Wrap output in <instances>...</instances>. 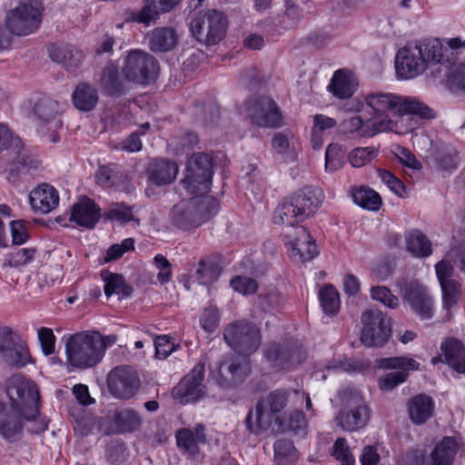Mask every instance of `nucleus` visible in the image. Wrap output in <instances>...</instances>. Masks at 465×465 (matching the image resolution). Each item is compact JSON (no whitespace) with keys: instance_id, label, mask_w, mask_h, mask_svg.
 Instances as JSON below:
<instances>
[{"instance_id":"obj_21","label":"nucleus","mask_w":465,"mask_h":465,"mask_svg":"<svg viewBox=\"0 0 465 465\" xmlns=\"http://www.w3.org/2000/svg\"><path fill=\"white\" fill-rule=\"evenodd\" d=\"M248 114L253 124L261 127H277L282 116L276 103L269 97H261L246 103Z\"/></svg>"},{"instance_id":"obj_55","label":"nucleus","mask_w":465,"mask_h":465,"mask_svg":"<svg viewBox=\"0 0 465 465\" xmlns=\"http://www.w3.org/2000/svg\"><path fill=\"white\" fill-rule=\"evenodd\" d=\"M361 367L351 365L349 361L341 362L339 364L330 363L325 366L318 364L317 366H315V370L312 371V375L317 381H324L327 377L325 371H331L341 370L345 371H361Z\"/></svg>"},{"instance_id":"obj_46","label":"nucleus","mask_w":465,"mask_h":465,"mask_svg":"<svg viewBox=\"0 0 465 465\" xmlns=\"http://www.w3.org/2000/svg\"><path fill=\"white\" fill-rule=\"evenodd\" d=\"M345 150L339 143H331L325 152V169L327 172H336L344 163Z\"/></svg>"},{"instance_id":"obj_28","label":"nucleus","mask_w":465,"mask_h":465,"mask_svg":"<svg viewBox=\"0 0 465 465\" xmlns=\"http://www.w3.org/2000/svg\"><path fill=\"white\" fill-rule=\"evenodd\" d=\"M327 88L338 99L349 98L357 90L355 75L346 68L336 70Z\"/></svg>"},{"instance_id":"obj_40","label":"nucleus","mask_w":465,"mask_h":465,"mask_svg":"<svg viewBox=\"0 0 465 465\" xmlns=\"http://www.w3.org/2000/svg\"><path fill=\"white\" fill-rule=\"evenodd\" d=\"M274 460L279 465H289L299 459L298 450L292 441L288 440H278L273 444Z\"/></svg>"},{"instance_id":"obj_16","label":"nucleus","mask_w":465,"mask_h":465,"mask_svg":"<svg viewBox=\"0 0 465 465\" xmlns=\"http://www.w3.org/2000/svg\"><path fill=\"white\" fill-rule=\"evenodd\" d=\"M378 366L381 369L396 370L387 373L379 381L381 390L391 391L407 380L409 371L418 370L420 363L412 358L401 356L381 359Z\"/></svg>"},{"instance_id":"obj_20","label":"nucleus","mask_w":465,"mask_h":465,"mask_svg":"<svg viewBox=\"0 0 465 465\" xmlns=\"http://www.w3.org/2000/svg\"><path fill=\"white\" fill-rule=\"evenodd\" d=\"M369 418L370 411L362 397L355 393L340 411L336 420L342 430L356 431L367 425Z\"/></svg>"},{"instance_id":"obj_62","label":"nucleus","mask_w":465,"mask_h":465,"mask_svg":"<svg viewBox=\"0 0 465 465\" xmlns=\"http://www.w3.org/2000/svg\"><path fill=\"white\" fill-rule=\"evenodd\" d=\"M37 337L41 344L42 351L48 356L54 352L55 336L50 328L41 327L37 331Z\"/></svg>"},{"instance_id":"obj_19","label":"nucleus","mask_w":465,"mask_h":465,"mask_svg":"<svg viewBox=\"0 0 465 465\" xmlns=\"http://www.w3.org/2000/svg\"><path fill=\"white\" fill-rule=\"evenodd\" d=\"M204 364L198 362L172 391V396L181 404H187L204 394Z\"/></svg>"},{"instance_id":"obj_26","label":"nucleus","mask_w":465,"mask_h":465,"mask_svg":"<svg viewBox=\"0 0 465 465\" xmlns=\"http://www.w3.org/2000/svg\"><path fill=\"white\" fill-rule=\"evenodd\" d=\"M48 54L52 61L63 64L68 71L76 69L84 58V53L71 45H52L48 48Z\"/></svg>"},{"instance_id":"obj_23","label":"nucleus","mask_w":465,"mask_h":465,"mask_svg":"<svg viewBox=\"0 0 465 465\" xmlns=\"http://www.w3.org/2000/svg\"><path fill=\"white\" fill-rule=\"evenodd\" d=\"M142 419L132 409L116 411L112 418L103 420L98 424V430L104 434L132 432L140 428Z\"/></svg>"},{"instance_id":"obj_51","label":"nucleus","mask_w":465,"mask_h":465,"mask_svg":"<svg viewBox=\"0 0 465 465\" xmlns=\"http://www.w3.org/2000/svg\"><path fill=\"white\" fill-rule=\"evenodd\" d=\"M153 263L157 270V281L162 284L170 282L173 279V265L162 253H157L153 259Z\"/></svg>"},{"instance_id":"obj_24","label":"nucleus","mask_w":465,"mask_h":465,"mask_svg":"<svg viewBox=\"0 0 465 465\" xmlns=\"http://www.w3.org/2000/svg\"><path fill=\"white\" fill-rule=\"evenodd\" d=\"M66 364L69 371L87 368V331L64 336Z\"/></svg>"},{"instance_id":"obj_33","label":"nucleus","mask_w":465,"mask_h":465,"mask_svg":"<svg viewBox=\"0 0 465 465\" xmlns=\"http://www.w3.org/2000/svg\"><path fill=\"white\" fill-rule=\"evenodd\" d=\"M304 217L296 203L295 196L283 200L275 209L273 222L276 224H286L294 227L304 221Z\"/></svg>"},{"instance_id":"obj_35","label":"nucleus","mask_w":465,"mask_h":465,"mask_svg":"<svg viewBox=\"0 0 465 465\" xmlns=\"http://www.w3.org/2000/svg\"><path fill=\"white\" fill-rule=\"evenodd\" d=\"M458 450L455 439L444 437L431 451L428 465H452Z\"/></svg>"},{"instance_id":"obj_30","label":"nucleus","mask_w":465,"mask_h":465,"mask_svg":"<svg viewBox=\"0 0 465 465\" xmlns=\"http://www.w3.org/2000/svg\"><path fill=\"white\" fill-rule=\"evenodd\" d=\"M293 195L305 219L314 214L324 200V194L322 189L315 186L304 187Z\"/></svg>"},{"instance_id":"obj_4","label":"nucleus","mask_w":465,"mask_h":465,"mask_svg":"<svg viewBox=\"0 0 465 465\" xmlns=\"http://www.w3.org/2000/svg\"><path fill=\"white\" fill-rule=\"evenodd\" d=\"M451 63L447 39L438 38L408 43L398 50L394 59L397 79L411 80L424 74L435 64Z\"/></svg>"},{"instance_id":"obj_64","label":"nucleus","mask_w":465,"mask_h":465,"mask_svg":"<svg viewBox=\"0 0 465 465\" xmlns=\"http://www.w3.org/2000/svg\"><path fill=\"white\" fill-rule=\"evenodd\" d=\"M10 230L13 244L22 245L29 239L27 227L24 221H12L10 223Z\"/></svg>"},{"instance_id":"obj_57","label":"nucleus","mask_w":465,"mask_h":465,"mask_svg":"<svg viewBox=\"0 0 465 465\" xmlns=\"http://www.w3.org/2000/svg\"><path fill=\"white\" fill-rule=\"evenodd\" d=\"M331 455L341 464L349 463L354 465L355 459L351 451V449L343 438H339L335 440L331 450Z\"/></svg>"},{"instance_id":"obj_7","label":"nucleus","mask_w":465,"mask_h":465,"mask_svg":"<svg viewBox=\"0 0 465 465\" xmlns=\"http://www.w3.org/2000/svg\"><path fill=\"white\" fill-rule=\"evenodd\" d=\"M44 7L39 0H21L17 6L10 10L5 17L7 29L17 35H27L37 30Z\"/></svg>"},{"instance_id":"obj_58","label":"nucleus","mask_w":465,"mask_h":465,"mask_svg":"<svg viewBox=\"0 0 465 465\" xmlns=\"http://www.w3.org/2000/svg\"><path fill=\"white\" fill-rule=\"evenodd\" d=\"M284 301V297L275 291L259 297V304L262 310L267 312H273L274 311L279 310L282 307Z\"/></svg>"},{"instance_id":"obj_1","label":"nucleus","mask_w":465,"mask_h":465,"mask_svg":"<svg viewBox=\"0 0 465 465\" xmlns=\"http://www.w3.org/2000/svg\"><path fill=\"white\" fill-rule=\"evenodd\" d=\"M343 109L354 114L342 121L343 132L357 138H371L389 131L406 134L418 126L416 117L434 116L428 106L414 97L381 91L355 97Z\"/></svg>"},{"instance_id":"obj_3","label":"nucleus","mask_w":465,"mask_h":465,"mask_svg":"<svg viewBox=\"0 0 465 465\" xmlns=\"http://www.w3.org/2000/svg\"><path fill=\"white\" fill-rule=\"evenodd\" d=\"M212 176H184L182 186L192 197L175 204L172 221L181 229L189 230L210 221L220 210L218 200L211 195Z\"/></svg>"},{"instance_id":"obj_53","label":"nucleus","mask_w":465,"mask_h":465,"mask_svg":"<svg viewBox=\"0 0 465 465\" xmlns=\"http://www.w3.org/2000/svg\"><path fill=\"white\" fill-rule=\"evenodd\" d=\"M135 242L133 238H125L121 243L111 245L103 258L104 262H109L121 258L125 252L134 250Z\"/></svg>"},{"instance_id":"obj_59","label":"nucleus","mask_w":465,"mask_h":465,"mask_svg":"<svg viewBox=\"0 0 465 465\" xmlns=\"http://www.w3.org/2000/svg\"><path fill=\"white\" fill-rule=\"evenodd\" d=\"M148 174H178L179 169L174 162L154 159L149 164Z\"/></svg>"},{"instance_id":"obj_15","label":"nucleus","mask_w":465,"mask_h":465,"mask_svg":"<svg viewBox=\"0 0 465 465\" xmlns=\"http://www.w3.org/2000/svg\"><path fill=\"white\" fill-rule=\"evenodd\" d=\"M265 358L274 369L291 370L302 361L303 351L297 341H284L271 344Z\"/></svg>"},{"instance_id":"obj_22","label":"nucleus","mask_w":465,"mask_h":465,"mask_svg":"<svg viewBox=\"0 0 465 465\" xmlns=\"http://www.w3.org/2000/svg\"><path fill=\"white\" fill-rule=\"evenodd\" d=\"M181 0H143L140 10H126L124 22L138 23L149 26L159 18L161 13H168L174 9Z\"/></svg>"},{"instance_id":"obj_14","label":"nucleus","mask_w":465,"mask_h":465,"mask_svg":"<svg viewBox=\"0 0 465 465\" xmlns=\"http://www.w3.org/2000/svg\"><path fill=\"white\" fill-rule=\"evenodd\" d=\"M22 141L15 136L5 124L0 123V154L4 151L13 150L18 153L14 163L11 174H24L32 171H39L41 163L35 157L21 153Z\"/></svg>"},{"instance_id":"obj_32","label":"nucleus","mask_w":465,"mask_h":465,"mask_svg":"<svg viewBox=\"0 0 465 465\" xmlns=\"http://www.w3.org/2000/svg\"><path fill=\"white\" fill-rule=\"evenodd\" d=\"M206 440L204 426L197 424L193 430L183 429L176 433L178 447L190 456H194L199 451V445Z\"/></svg>"},{"instance_id":"obj_37","label":"nucleus","mask_w":465,"mask_h":465,"mask_svg":"<svg viewBox=\"0 0 465 465\" xmlns=\"http://www.w3.org/2000/svg\"><path fill=\"white\" fill-rule=\"evenodd\" d=\"M115 341L114 335L104 337L97 331H89V367L98 363L104 358L105 350Z\"/></svg>"},{"instance_id":"obj_6","label":"nucleus","mask_w":465,"mask_h":465,"mask_svg":"<svg viewBox=\"0 0 465 465\" xmlns=\"http://www.w3.org/2000/svg\"><path fill=\"white\" fill-rule=\"evenodd\" d=\"M227 25V18L223 12L209 9L197 13L192 18L190 32L198 42L212 45L224 37Z\"/></svg>"},{"instance_id":"obj_41","label":"nucleus","mask_w":465,"mask_h":465,"mask_svg":"<svg viewBox=\"0 0 465 465\" xmlns=\"http://www.w3.org/2000/svg\"><path fill=\"white\" fill-rule=\"evenodd\" d=\"M458 56L456 55L449 64L440 65L450 69L447 78V84L450 89L453 92L465 93V63H457Z\"/></svg>"},{"instance_id":"obj_45","label":"nucleus","mask_w":465,"mask_h":465,"mask_svg":"<svg viewBox=\"0 0 465 465\" xmlns=\"http://www.w3.org/2000/svg\"><path fill=\"white\" fill-rule=\"evenodd\" d=\"M379 151L373 146L356 147L348 153V161L352 167L360 168L371 163Z\"/></svg>"},{"instance_id":"obj_11","label":"nucleus","mask_w":465,"mask_h":465,"mask_svg":"<svg viewBox=\"0 0 465 465\" xmlns=\"http://www.w3.org/2000/svg\"><path fill=\"white\" fill-rule=\"evenodd\" d=\"M399 292L411 310L420 319L430 320L434 314V300L429 290L417 281L399 280Z\"/></svg>"},{"instance_id":"obj_54","label":"nucleus","mask_w":465,"mask_h":465,"mask_svg":"<svg viewBox=\"0 0 465 465\" xmlns=\"http://www.w3.org/2000/svg\"><path fill=\"white\" fill-rule=\"evenodd\" d=\"M440 261H447L450 264L455 263L460 272L465 274V243L458 245L451 243L445 256Z\"/></svg>"},{"instance_id":"obj_12","label":"nucleus","mask_w":465,"mask_h":465,"mask_svg":"<svg viewBox=\"0 0 465 465\" xmlns=\"http://www.w3.org/2000/svg\"><path fill=\"white\" fill-rule=\"evenodd\" d=\"M110 395L120 401H128L136 396L141 388L137 371L131 366H117L110 371L106 379Z\"/></svg>"},{"instance_id":"obj_48","label":"nucleus","mask_w":465,"mask_h":465,"mask_svg":"<svg viewBox=\"0 0 465 465\" xmlns=\"http://www.w3.org/2000/svg\"><path fill=\"white\" fill-rule=\"evenodd\" d=\"M68 221L72 228H87V197H83L72 206Z\"/></svg>"},{"instance_id":"obj_60","label":"nucleus","mask_w":465,"mask_h":465,"mask_svg":"<svg viewBox=\"0 0 465 465\" xmlns=\"http://www.w3.org/2000/svg\"><path fill=\"white\" fill-rule=\"evenodd\" d=\"M219 322L218 309L213 306L204 309L200 317L201 327L207 332H213L218 327Z\"/></svg>"},{"instance_id":"obj_50","label":"nucleus","mask_w":465,"mask_h":465,"mask_svg":"<svg viewBox=\"0 0 465 465\" xmlns=\"http://www.w3.org/2000/svg\"><path fill=\"white\" fill-rule=\"evenodd\" d=\"M370 294L372 300L381 302L390 309H396L400 305L399 298L385 286L371 287Z\"/></svg>"},{"instance_id":"obj_13","label":"nucleus","mask_w":465,"mask_h":465,"mask_svg":"<svg viewBox=\"0 0 465 465\" xmlns=\"http://www.w3.org/2000/svg\"><path fill=\"white\" fill-rule=\"evenodd\" d=\"M361 342L367 347L381 346L391 336V322L378 310H367L361 315Z\"/></svg>"},{"instance_id":"obj_34","label":"nucleus","mask_w":465,"mask_h":465,"mask_svg":"<svg viewBox=\"0 0 465 465\" xmlns=\"http://www.w3.org/2000/svg\"><path fill=\"white\" fill-rule=\"evenodd\" d=\"M225 158L223 154L215 155L205 153H193L186 162V172L189 174H213L216 171V161Z\"/></svg>"},{"instance_id":"obj_2","label":"nucleus","mask_w":465,"mask_h":465,"mask_svg":"<svg viewBox=\"0 0 465 465\" xmlns=\"http://www.w3.org/2000/svg\"><path fill=\"white\" fill-rule=\"evenodd\" d=\"M9 402L0 401V437L14 442L21 439L24 420L37 414L36 384L21 375H13L6 385Z\"/></svg>"},{"instance_id":"obj_31","label":"nucleus","mask_w":465,"mask_h":465,"mask_svg":"<svg viewBox=\"0 0 465 465\" xmlns=\"http://www.w3.org/2000/svg\"><path fill=\"white\" fill-rule=\"evenodd\" d=\"M405 251L411 256L423 259L430 256L433 252L432 243L425 233L413 229L404 234Z\"/></svg>"},{"instance_id":"obj_25","label":"nucleus","mask_w":465,"mask_h":465,"mask_svg":"<svg viewBox=\"0 0 465 465\" xmlns=\"http://www.w3.org/2000/svg\"><path fill=\"white\" fill-rule=\"evenodd\" d=\"M59 193L51 184L41 183L29 193V203L35 213L46 214L59 205Z\"/></svg>"},{"instance_id":"obj_27","label":"nucleus","mask_w":465,"mask_h":465,"mask_svg":"<svg viewBox=\"0 0 465 465\" xmlns=\"http://www.w3.org/2000/svg\"><path fill=\"white\" fill-rule=\"evenodd\" d=\"M440 361L459 373L465 374V348L457 339L449 338L440 345Z\"/></svg>"},{"instance_id":"obj_38","label":"nucleus","mask_w":465,"mask_h":465,"mask_svg":"<svg viewBox=\"0 0 465 465\" xmlns=\"http://www.w3.org/2000/svg\"><path fill=\"white\" fill-rule=\"evenodd\" d=\"M177 43V35L173 29L162 27L154 29L149 39L153 51L165 52L172 49Z\"/></svg>"},{"instance_id":"obj_42","label":"nucleus","mask_w":465,"mask_h":465,"mask_svg":"<svg viewBox=\"0 0 465 465\" xmlns=\"http://www.w3.org/2000/svg\"><path fill=\"white\" fill-rule=\"evenodd\" d=\"M247 371L248 367L245 362L242 364L231 357L223 360L219 365V373L221 378L224 380V382L229 381L230 379L232 381H236L247 375Z\"/></svg>"},{"instance_id":"obj_9","label":"nucleus","mask_w":465,"mask_h":465,"mask_svg":"<svg viewBox=\"0 0 465 465\" xmlns=\"http://www.w3.org/2000/svg\"><path fill=\"white\" fill-rule=\"evenodd\" d=\"M223 339L235 352L242 355L253 353L261 344L260 330L248 321H237L226 326Z\"/></svg>"},{"instance_id":"obj_10","label":"nucleus","mask_w":465,"mask_h":465,"mask_svg":"<svg viewBox=\"0 0 465 465\" xmlns=\"http://www.w3.org/2000/svg\"><path fill=\"white\" fill-rule=\"evenodd\" d=\"M159 73L156 59L137 49L131 50L124 59L123 74L125 78L139 84H149L155 81Z\"/></svg>"},{"instance_id":"obj_8","label":"nucleus","mask_w":465,"mask_h":465,"mask_svg":"<svg viewBox=\"0 0 465 465\" xmlns=\"http://www.w3.org/2000/svg\"><path fill=\"white\" fill-rule=\"evenodd\" d=\"M435 273L441 292L442 320L450 321L461 298L462 286L452 278L454 266L447 261H439L434 265Z\"/></svg>"},{"instance_id":"obj_29","label":"nucleus","mask_w":465,"mask_h":465,"mask_svg":"<svg viewBox=\"0 0 465 465\" xmlns=\"http://www.w3.org/2000/svg\"><path fill=\"white\" fill-rule=\"evenodd\" d=\"M349 195L355 205L365 211L376 213L383 204L381 194L367 185L351 187Z\"/></svg>"},{"instance_id":"obj_17","label":"nucleus","mask_w":465,"mask_h":465,"mask_svg":"<svg viewBox=\"0 0 465 465\" xmlns=\"http://www.w3.org/2000/svg\"><path fill=\"white\" fill-rule=\"evenodd\" d=\"M59 111V104L48 98L39 100L34 109L37 119V132L43 135L49 133V139L53 143L59 141L56 132L63 125Z\"/></svg>"},{"instance_id":"obj_39","label":"nucleus","mask_w":465,"mask_h":465,"mask_svg":"<svg viewBox=\"0 0 465 465\" xmlns=\"http://www.w3.org/2000/svg\"><path fill=\"white\" fill-rule=\"evenodd\" d=\"M321 307L326 315L333 316L341 305L340 294L332 284H324L318 291Z\"/></svg>"},{"instance_id":"obj_61","label":"nucleus","mask_w":465,"mask_h":465,"mask_svg":"<svg viewBox=\"0 0 465 465\" xmlns=\"http://www.w3.org/2000/svg\"><path fill=\"white\" fill-rule=\"evenodd\" d=\"M230 284L235 292L243 295L252 294L258 288L256 281L252 278L242 276H235L231 280Z\"/></svg>"},{"instance_id":"obj_56","label":"nucleus","mask_w":465,"mask_h":465,"mask_svg":"<svg viewBox=\"0 0 465 465\" xmlns=\"http://www.w3.org/2000/svg\"><path fill=\"white\" fill-rule=\"evenodd\" d=\"M307 426V420L302 411H294L289 416L288 420H282L277 425L279 430H292L299 431L303 430Z\"/></svg>"},{"instance_id":"obj_49","label":"nucleus","mask_w":465,"mask_h":465,"mask_svg":"<svg viewBox=\"0 0 465 465\" xmlns=\"http://www.w3.org/2000/svg\"><path fill=\"white\" fill-rule=\"evenodd\" d=\"M196 272L199 275L198 280L200 282L208 284L218 279L220 269L214 262L202 260L199 262Z\"/></svg>"},{"instance_id":"obj_47","label":"nucleus","mask_w":465,"mask_h":465,"mask_svg":"<svg viewBox=\"0 0 465 465\" xmlns=\"http://www.w3.org/2000/svg\"><path fill=\"white\" fill-rule=\"evenodd\" d=\"M103 281L104 282V292L106 296L113 294H126V285L124 278L116 273H112L108 271H104L101 273Z\"/></svg>"},{"instance_id":"obj_63","label":"nucleus","mask_w":465,"mask_h":465,"mask_svg":"<svg viewBox=\"0 0 465 465\" xmlns=\"http://www.w3.org/2000/svg\"><path fill=\"white\" fill-rule=\"evenodd\" d=\"M35 254L34 248H21L12 252L9 257V264L12 267H20L30 263Z\"/></svg>"},{"instance_id":"obj_52","label":"nucleus","mask_w":465,"mask_h":465,"mask_svg":"<svg viewBox=\"0 0 465 465\" xmlns=\"http://www.w3.org/2000/svg\"><path fill=\"white\" fill-rule=\"evenodd\" d=\"M104 221H117L124 224L128 222L134 221L132 209L123 204H113L104 214Z\"/></svg>"},{"instance_id":"obj_5","label":"nucleus","mask_w":465,"mask_h":465,"mask_svg":"<svg viewBox=\"0 0 465 465\" xmlns=\"http://www.w3.org/2000/svg\"><path fill=\"white\" fill-rule=\"evenodd\" d=\"M288 391L286 390H275L266 398L260 400L255 411H250L246 419L248 430L254 434H259L268 430L273 423L278 425L282 420L280 413L286 407Z\"/></svg>"},{"instance_id":"obj_44","label":"nucleus","mask_w":465,"mask_h":465,"mask_svg":"<svg viewBox=\"0 0 465 465\" xmlns=\"http://www.w3.org/2000/svg\"><path fill=\"white\" fill-rule=\"evenodd\" d=\"M2 357L7 364L16 369L24 368L33 362L26 344L21 341Z\"/></svg>"},{"instance_id":"obj_43","label":"nucleus","mask_w":465,"mask_h":465,"mask_svg":"<svg viewBox=\"0 0 465 465\" xmlns=\"http://www.w3.org/2000/svg\"><path fill=\"white\" fill-rule=\"evenodd\" d=\"M391 153L401 164L402 168L414 173L422 171L423 164L420 159L408 148L399 144L391 146Z\"/></svg>"},{"instance_id":"obj_36","label":"nucleus","mask_w":465,"mask_h":465,"mask_svg":"<svg viewBox=\"0 0 465 465\" xmlns=\"http://www.w3.org/2000/svg\"><path fill=\"white\" fill-rule=\"evenodd\" d=\"M433 408L431 398L424 394L413 397L408 404L410 418L416 424L424 423L432 415Z\"/></svg>"},{"instance_id":"obj_18","label":"nucleus","mask_w":465,"mask_h":465,"mask_svg":"<svg viewBox=\"0 0 465 465\" xmlns=\"http://www.w3.org/2000/svg\"><path fill=\"white\" fill-rule=\"evenodd\" d=\"M284 243L290 256L302 262L312 261L320 252L315 240L303 226L295 227L293 233L286 234Z\"/></svg>"}]
</instances>
